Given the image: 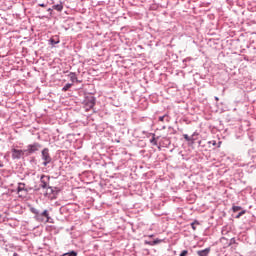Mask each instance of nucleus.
<instances>
[{"label": "nucleus", "mask_w": 256, "mask_h": 256, "mask_svg": "<svg viewBox=\"0 0 256 256\" xmlns=\"http://www.w3.org/2000/svg\"><path fill=\"white\" fill-rule=\"evenodd\" d=\"M151 143H154V145H157V140H155V138H152Z\"/></svg>", "instance_id": "19"}, {"label": "nucleus", "mask_w": 256, "mask_h": 256, "mask_svg": "<svg viewBox=\"0 0 256 256\" xmlns=\"http://www.w3.org/2000/svg\"><path fill=\"white\" fill-rule=\"evenodd\" d=\"M183 137H184L185 141H191V137H189V135L184 134Z\"/></svg>", "instance_id": "16"}, {"label": "nucleus", "mask_w": 256, "mask_h": 256, "mask_svg": "<svg viewBox=\"0 0 256 256\" xmlns=\"http://www.w3.org/2000/svg\"><path fill=\"white\" fill-rule=\"evenodd\" d=\"M213 145H217V142H215V141H213V143H212Z\"/></svg>", "instance_id": "24"}, {"label": "nucleus", "mask_w": 256, "mask_h": 256, "mask_svg": "<svg viewBox=\"0 0 256 256\" xmlns=\"http://www.w3.org/2000/svg\"><path fill=\"white\" fill-rule=\"evenodd\" d=\"M69 256H77V253L74 252V251H72V252L69 254Z\"/></svg>", "instance_id": "20"}, {"label": "nucleus", "mask_w": 256, "mask_h": 256, "mask_svg": "<svg viewBox=\"0 0 256 256\" xmlns=\"http://www.w3.org/2000/svg\"><path fill=\"white\" fill-rule=\"evenodd\" d=\"M159 243H163V240H161V239H156V240L152 241L151 245H152V246H153V245H159Z\"/></svg>", "instance_id": "13"}, {"label": "nucleus", "mask_w": 256, "mask_h": 256, "mask_svg": "<svg viewBox=\"0 0 256 256\" xmlns=\"http://www.w3.org/2000/svg\"><path fill=\"white\" fill-rule=\"evenodd\" d=\"M232 211H233L234 213H237V211H241V206H233V207H232Z\"/></svg>", "instance_id": "14"}, {"label": "nucleus", "mask_w": 256, "mask_h": 256, "mask_svg": "<svg viewBox=\"0 0 256 256\" xmlns=\"http://www.w3.org/2000/svg\"><path fill=\"white\" fill-rule=\"evenodd\" d=\"M71 87H73V84H66L63 88L62 91H69V89H71Z\"/></svg>", "instance_id": "11"}, {"label": "nucleus", "mask_w": 256, "mask_h": 256, "mask_svg": "<svg viewBox=\"0 0 256 256\" xmlns=\"http://www.w3.org/2000/svg\"><path fill=\"white\" fill-rule=\"evenodd\" d=\"M41 149V144L39 143H34L28 146V153L31 155L32 153H35L36 151H39Z\"/></svg>", "instance_id": "3"}, {"label": "nucleus", "mask_w": 256, "mask_h": 256, "mask_svg": "<svg viewBox=\"0 0 256 256\" xmlns=\"http://www.w3.org/2000/svg\"><path fill=\"white\" fill-rule=\"evenodd\" d=\"M153 242H145L146 245H151Z\"/></svg>", "instance_id": "22"}, {"label": "nucleus", "mask_w": 256, "mask_h": 256, "mask_svg": "<svg viewBox=\"0 0 256 256\" xmlns=\"http://www.w3.org/2000/svg\"><path fill=\"white\" fill-rule=\"evenodd\" d=\"M52 9H54L55 11H63V4H56L54 6H52Z\"/></svg>", "instance_id": "8"}, {"label": "nucleus", "mask_w": 256, "mask_h": 256, "mask_svg": "<svg viewBox=\"0 0 256 256\" xmlns=\"http://www.w3.org/2000/svg\"><path fill=\"white\" fill-rule=\"evenodd\" d=\"M13 256H19V254H17V253H14V254H13Z\"/></svg>", "instance_id": "25"}, {"label": "nucleus", "mask_w": 256, "mask_h": 256, "mask_svg": "<svg viewBox=\"0 0 256 256\" xmlns=\"http://www.w3.org/2000/svg\"><path fill=\"white\" fill-rule=\"evenodd\" d=\"M48 11H53V9L49 8Z\"/></svg>", "instance_id": "26"}, {"label": "nucleus", "mask_w": 256, "mask_h": 256, "mask_svg": "<svg viewBox=\"0 0 256 256\" xmlns=\"http://www.w3.org/2000/svg\"><path fill=\"white\" fill-rule=\"evenodd\" d=\"M42 159H43V165L44 167H47L49 163L51 162V155L49 154V149L45 148L42 150Z\"/></svg>", "instance_id": "1"}, {"label": "nucleus", "mask_w": 256, "mask_h": 256, "mask_svg": "<svg viewBox=\"0 0 256 256\" xmlns=\"http://www.w3.org/2000/svg\"><path fill=\"white\" fill-rule=\"evenodd\" d=\"M25 155V150L12 149V158L21 159Z\"/></svg>", "instance_id": "2"}, {"label": "nucleus", "mask_w": 256, "mask_h": 256, "mask_svg": "<svg viewBox=\"0 0 256 256\" xmlns=\"http://www.w3.org/2000/svg\"><path fill=\"white\" fill-rule=\"evenodd\" d=\"M68 77H70V81H72V83H75V81H77V75L73 72H71Z\"/></svg>", "instance_id": "9"}, {"label": "nucleus", "mask_w": 256, "mask_h": 256, "mask_svg": "<svg viewBox=\"0 0 256 256\" xmlns=\"http://www.w3.org/2000/svg\"><path fill=\"white\" fill-rule=\"evenodd\" d=\"M40 187H42V189H47V187H49V176H41Z\"/></svg>", "instance_id": "4"}, {"label": "nucleus", "mask_w": 256, "mask_h": 256, "mask_svg": "<svg viewBox=\"0 0 256 256\" xmlns=\"http://www.w3.org/2000/svg\"><path fill=\"white\" fill-rule=\"evenodd\" d=\"M196 225H199L198 221H194V222L191 223V227H192L193 231H197V226Z\"/></svg>", "instance_id": "12"}, {"label": "nucleus", "mask_w": 256, "mask_h": 256, "mask_svg": "<svg viewBox=\"0 0 256 256\" xmlns=\"http://www.w3.org/2000/svg\"><path fill=\"white\" fill-rule=\"evenodd\" d=\"M42 217H45V220L42 219L44 223H53V219L49 217V212L47 210H44L43 213L41 214Z\"/></svg>", "instance_id": "5"}, {"label": "nucleus", "mask_w": 256, "mask_h": 256, "mask_svg": "<svg viewBox=\"0 0 256 256\" xmlns=\"http://www.w3.org/2000/svg\"><path fill=\"white\" fill-rule=\"evenodd\" d=\"M189 255V251L187 250H183L181 253H180V256H187Z\"/></svg>", "instance_id": "15"}, {"label": "nucleus", "mask_w": 256, "mask_h": 256, "mask_svg": "<svg viewBox=\"0 0 256 256\" xmlns=\"http://www.w3.org/2000/svg\"><path fill=\"white\" fill-rule=\"evenodd\" d=\"M39 7H47L45 4H39Z\"/></svg>", "instance_id": "21"}, {"label": "nucleus", "mask_w": 256, "mask_h": 256, "mask_svg": "<svg viewBox=\"0 0 256 256\" xmlns=\"http://www.w3.org/2000/svg\"><path fill=\"white\" fill-rule=\"evenodd\" d=\"M93 107H95V100L94 99H91L88 102H86V109L87 110L93 109Z\"/></svg>", "instance_id": "7"}, {"label": "nucleus", "mask_w": 256, "mask_h": 256, "mask_svg": "<svg viewBox=\"0 0 256 256\" xmlns=\"http://www.w3.org/2000/svg\"><path fill=\"white\" fill-rule=\"evenodd\" d=\"M241 215H245V210H243L242 212H240V213L236 216V219H239V217H241Z\"/></svg>", "instance_id": "17"}, {"label": "nucleus", "mask_w": 256, "mask_h": 256, "mask_svg": "<svg viewBox=\"0 0 256 256\" xmlns=\"http://www.w3.org/2000/svg\"><path fill=\"white\" fill-rule=\"evenodd\" d=\"M159 121H161L163 123V121H165V115L164 116H160L159 117Z\"/></svg>", "instance_id": "18"}, {"label": "nucleus", "mask_w": 256, "mask_h": 256, "mask_svg": "<svg viewBox=\"0 0 256 256\" xmlns=\"http://www.w3.org/2000/svg\"><path fill=\"white\" fill-rule=\"evenodd\" d=\"M215 101H219V97H215Z\"/></svg>", "instance_id": "23"}, {"label": "nucleus", "mask_w": 256, "mask_h": 256, "mask_svg": "<svg viewBox=\"0 0 256 256\" xmlns=\"http://www.w3.org/2000/svg\"><path fill=\"white\" fill-rule=\"evenodd\" d=\"M23 191H25V193L27 192V190H25V184L19 183V185H18V193H21Z\"/></svg>", "instance_id": "10"}, {"label": "nucleus", "mask_w": 256, "mask_h": 256, "mask_svg": "<svg viewBox=\"0 0 256 256\" xmlns=\"http://www.w3.org/2000/svg\"><path fill=\"white\" fill-rule=\"evenodd\" d=\"M209 253H211V248H206L204 250L197 251V255L199 256H209Z\"/></svg>", "instance_id": "6"}]
</instances>
